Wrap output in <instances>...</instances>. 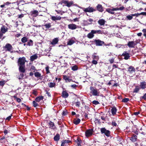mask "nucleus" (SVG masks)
I'll return each mask as SVG.
<instances>
[{"instance_id": "603ef678", "label": "nucleus", "mask_w": 146, "mask_h": 146, "mask_svg": "<svg viewBox=\"0 0 146 146\" xmlns=\"http://www.w3.org/2000/svg\"><path fill=\"white\" fill-rule=\"evenodd\" d=\"M32 70V71H33V72H35V70H36L35 67L34 66H32L31 67V70Z\"/></svg>"}, {"instance_id": "b1692460", "label": "nucleus", "mask_w": 146, "mask_h": 146, "mask_svg": "<svg viewBox=\"0 0 146 146\" xmlns=\"http://www.w3.org/2000/svg\"><path fill=\"white\" fill-rule=\"evenodd\" d=\"M69 96L68 94L66 91H63L62 93V96L63 98H67Z\"/></svg>"}, {"instance_id": "aec40b11", "label": "nucleus", "mask_w": 146, "mask_h": 146, "mask_svg": "<svg viewBox=\"0 0 146 146\" xmlns=\"http://www.w3.org/2000/svg\"><path fill=\"white\" fill-rule=\"evenodd\" d=\"M117 110V109L115 106H113L111 110V112L112 115H113L116 114Z\"/></svg>"}, {"instance_id": "2eb2a0df", "label": "nucleus", "mask_w": 146, "mask_h": 146, "mask_svg": "<svg viewBox=\"0 0 146 146\" xmlns=\"http://www.w3.org/2000/svg\"><path fill=\"white\" fill-rule=\"evenodd\" d=\"M63 79H64L66 82H70L72 80L70 78V77L68 76L63 75Z\"/></svg>"}, {"instance_id": "c03bdc74", "label": "nucleus", "mask_w": 146, "mask_h": 146, "mask_svg": "<svg viewBox=\"0 0 146 146\" xmlns=\"http://www.w3.org/2000/svg\"><path fill=\"white\" fill-rule=\"evenodd\" d=\"M111 125L113 126L116 127L117 126V124L115 122V121L114 120H112V122L111 123Z\"/></svg>"}, {"instance_id": "13d9d810", "label": "nucleus", "mask_w": 146, "mask_h": 146, "mask_svg": "<svg viewBox=\"0 0 146 146\" xmlns=\"http://www.w3.org/2000/svg\"><path fill=\"white\" fill-rule=\"evenodd\" d=\"M68 1L65 0H62L61 1V4H62V3H63L64 4H65L66 5V4L67 3Z\"/></svg>"}, {"instance_id": "2f4dec72", "label": "nucleus", "mask_w": 146, "mask_h": 146, "mask_svg": "<svg viewBox=\"0 0 146 146\" xmlns=\"http://www.w3.org/2000/svg\"><path fill=\"white\" fill-rule=\"evenodd\" d=\"M48 86L50 88L54 87L56 85L55 83L54 82H49L48 83Z\"/></svg>"}, {"instance_id": "ea45409f", "label": "nucleus", "mask_w": 146, "mask_h": 146, "mask_svg": "<svg viewBox=\"0 0 146 146\" xmlns=\"http://www.w3.org/2000/svg\"><path fill=\"white\" fill-rule=\"evenodd\" d=\"M78 69V67L77 65H75L71 67V69L73 71H76Z\"/></svg>"}, {"instance_id": "4be33fe9", "label": "nucleus", "mask_w": 146, "mask_h": 146, "mask_svg": "<svg viewBox=\"0 0 146 146\" xmlns=\"http://www.w3.org/2000/svg\"><path fill=\"white\" fill-rule=\"evenodd\" d=\"M137 136L136 135L133 134L130 139L133 142H135L137 140Z\"/></svg>"}, {"instance_id": "8fccbe9b", "label": "nucleus", "mask_w": 146, "mask_h": 146, "mask_svg": "<svg viewBox=\"0 0 146 146\" xmlns=\"http://www.w3.org/2000/svg\"><path fill=\"white\" fill-rule=\"evenodd\" d=\"M32 93L35 96H36L37 95L38 92L36 91L33 90Z\"/></svg>"}, {"instance_id": "393cba45", "label": "nucleus", "mask_w": 146, "mask_h": 146, "mask_svg": "<svg viewBox=\"0 0 146 146\" xmlns=\"http://www.w3.org/2000/svg\"><path fill=\"white\" fill-rule=\"evenodd\" d=\"M38 58V56L36 54H35L30 56V60L31 61H34L35 60L37 59Z\"/></svg>"}, {"instance_id": "79ce46f5", "label": "nucleus", "mask_w": 146, "mask_h": 146, "mask_svg": "<svg viewBox=\"0 0 146 146\" xmlns=\"http://www.w3.org/2000/svg\"><path fill=\"white\" fill-rule=\"evenodd\" d=\"M27 45L29 46H33V41L32 40H30L29 41L27 42Z\"/></svg>"}, {"instance_id": "9d476101", "label": "nucleus", "mask_w": 146, "mask_h": 146, "mask_svg": "<svg viewBox=\"0 0 146 146\" xmlns=\"http://www.w3.org/2000/svg\"><path fill=\"white\" fill-rule=\"evenodd\" d=\"M129 53L127 52V51H124L122 54V56H124V59L125 60H127L130 58V56Z\"/></svg>"}, {"instance_id": "72a5a7b5", "label": "nucleus", "mask_w": 146, "mask_h": 146, "mask_svg": "<svg viewBox=\"0 0 146 146\" xmlns=\"http://www.w3.org/2000/svg\"><path fill=\"white\" fill-rule=\"evenodd\" d=\"M35 76L37 78L41 77V74L38 72H36L35 73Z\"/></svg>"}, {"instance_id": "bf43d9fd", "label": "nucleus", "mask_w": 146, "mask_h": 146, "mask_svg": "<svg viewBox=\"0 0 146 146\" xmlns=\"http://www.w3.org/2000/svg\"><path fill=\"white\" fill-rule=\"evenodd\" d=\"M76 106L77 107H79L80 105V103L79 102H76Z\"/></svg>"}, {"instance_id": "680f3d73", "label": "nucleus", "mask_w": 146, "mask_h": 146, "mask_svg": "<svg viewBox=\"0 0 146 146\" xmlns=\"http://www.w3.org/2000/svg\"><path fill=\"white\" fill-rule=\"evenodd\" d=\"M87 21H88L90 22L89 23H88L89 24H92L93 21V19H88Z\"/></svg>"}, {"instance_id": "c85d7f7f", "label": "nucleus", "mask_w": 146, "mask_h": 146, "mask_svg": "<svg viewBox=\"0 0 146 146\" xmlns=\"http://www.w3.org/2000/svg\"><path fill=\"white\" fill-rule=\"evenodd\" d=\"M80 121V119L79 118L74 119L73 120V123L76 125H78Z\"/></svg>"}, {"instance_id": "ddd939ff", "label": "nucleus", "mask_w": 146, "mask_h": 146, "mask_svg": "<svg viewBox=\"0 0 146 146\" xmlns=\"http://www.w3.org/2000/svg\"><path fill=\"white\" fill-rule=\"evenodd\" d=\"M68 27L70 29L74 30L77 28V26L74 24H70L68 25Z\"/></svg>"}, {"instance_id": "bb28decb", "label": "nucleus", "mask_w": 146, "mask_h": 146, "mask_svg": "<svg viewBox=\"0 0 146 146\" xmlns=\"http://www.w3.org/2000/svg\"><path fill=\"white\" fill-rule=\"evenodd\" d=\"M44 98V97L42 96H37L35 99V101L36 102H39L40 101L42 100Z\"/></svg>"}, {"instance_id": "4468645a", "label": "nucleus", "mask_w": 146, "mask_h": 146, "mask_svg": "<svg viewBox=\"0 0 146 146\" xmlns=\"http://www.w3.org/2000/svg\"><path fill=\"white\" fill-rule=\"evenodd\" d=\"M1 32L3 34L7 31L8 28L7 27L3 25L1 28Z\"/></svg>"}, {"instance_id": "58836bf2", "label": "nucleus", "mask_w": 146, "mask_h": 146, "mask_svg": "<svg viewBox=\"0 0 146 146\" xmlns=\"http://www.w3.org/2000/svg\"><path fill=\"white\" fill-rule=\"evenodd\" d=\"M67 3L66 6L68 7H71L73 4L72 1L68 2V1Z\"/></svg>"}, {"instance_id": "f3484780", "label": "nucleus", "mask_w": 146, "mask_h": 146, "mask_svg": "<svg viewBox=\"0 0 146 146\" xmlns=\"http://www.w3.org/2000/svg\"><path fill=\"white\" fill-rule=\"evenodd\" d=\"M96 9L98 11L101 12H102L104 11L103 7L102 5L100 4H98L96 6Z\"/></svg>"}, {"instance_id": "774afa93", "label": "nucleus", "mask_w": 146, "mask_h": 146, "mask_svg": "<svg viewBox=\"0 0 146 146\" xmlns=\"http://www.w3.org/2000/svg\"><path fill=\"white\" fill-rule=\"evenodd\" d=\"M142 98L145 100L146 99V93L142 96Z\"/></svg>"}, {"instance_id": "864d4df0", "label": "nucleus", "mask_w": 146, "mask_h": 146, "mask_svg": "<svg viewBox=\"0 0 146 146\" xmlns=\"http://www.w3.org/2000/svg\"><path fill=\"white\" fill-rule=\"evenodd\" d=\"M18 18L21 19L22 17H23L24 16V14H21L20 15H19L17 16Z\"/></svg>"}, {"instance_id": "4c0bfd02", "label": "nucleus", "mask_w": 146, "mask_h": 146, "mask_svg": "<svg viewBox=\"0 0 146 146\" xmlns=\"http://www.w3.org/2000/svg\"><path fill=\"white\" fill-rule=\"evenodd\" d=\"M74 42V41L72 40H70L67 42V45H71Z\"/></svg>"}, {"instance_id": "f257e3e1", "label": "nucleus", "mask_w": 146, "mask_h": 146, "mask_svg": "<svg viewBox=\"0 0 146 146\" xmlns=\"http://www.w3.org/2000/svg\"><path fill=\"white\" fill-rule=\"evenodd\" d=\"M27 61L24 57H20L19 58L17 63L19 66V70L20 74L17 77L19 80H22L24 79V73L26 71L25 63Z\"/></svg>"}, {"instance_id": "f8f14e48", "label": "nucleus", "mask_w": 146, "mask_h": 146, "mask_svg": "<svg viewBox=\"0 0 146 146\" xmlns=\"http://www.w3.org/2000/svg\"><path fill=\"white\" fill-rule=\"evenodd\" d=\"M139 87L141 89L143 90L144 89L146 88V82L143 81L140 82L139 85Z\"/></svg>"}, {"instance_id": "473e14b6", "label": "nucleus", "mask_w": 146, "mask_h": 146, "mask_svg": "<svg viewBox=\"0 0 146 146\" xmlns=\"http://www.w3.org/2000/svg\"><path fill=\"white\" fill-rule=\"evenodd\" d=\"M93 31L94 33V34L98 33V34H103V32H102L100 30H93Z\"/></svg>"}, {"instance_id": "4d7b16f0", "label": "nucleus", "mask_w": 146, "mask_h": 146, "mask_svg": "<svg viewBox=\"0 0 146 146\" xmlns=\"http://www.w3.org/2000/svg\"><path fill=\"white\" fill-rule=\"evenodd\" d=\"M46 74H48L50 73L49 67L48 66H47L46 67Z\"/></svg>"}, {"instance_id": "9b49d317", "label": "nucleus", "mask_w": 146, "mask_h": 146, "mask_svg": "<svg viewBox=\"0 0 146 146\" xmlns=\"http://www.w3.org/2000/svg\"><path fill=\"white\" fill-rule=\"evenodd\" d=\"M38 12L36 10H33L30 12V14L34 17H36L38 15Z\"/></svg>"}, {"instance_id": "c9c22d12", "label": "nucleus", "mask_w": 146, "mask_h": 146, "mask_svg": "<svg viewBox=\"0 0 146 146\" xmlns=\"http://www.w3.org/2000/svg\"><path fill=\"white\" fill-rule=\"evenodd\" d=\"M27 38L25 36L23 37L21 39V42L23 43H25L27 41Z\"/></svg>"}, {"instance_id": "052dcab7", "label": "nucleus", "mask_w": 146, "mask_h": 146, "mask_svg": "<svg viewBox=\"0 0 146 146\" xmlns=\"http://www.w3.org/2000/svg\"><path fill=\"white\" fill-rule=\"evenodd\" d=\"M84 113L85 114L84 115V117L85 118L88 117V112L87 111H86H86H85L84 112Z\"/></svg>"}, {"instance_id": "6e6d98bb", "label": "nucleus", "mask_w": 146, "mask_h": 146, "mask_svg": "<svg viewBox=\"0 0 146 146\" xmlns=\"http://www.w3.org/2000/svg\"><path fill=\"white\" fill-rule=\"evenodd\" d=\"M127 18L129 20H131L133 18V16L129 15L127 16Z\"/></svg>"}, {"instance_id": "3c124183", "label": "nucleus", "mask_w": 146, "mask_h": 146, "mask_svg": "<svg viewBox=\"0 0 146 146\" xmlns=\"http://www.w3.org/2000/svg\"><path fill=\"white\" fill-rule=\"evenodd\" d=\"M93 104H95V105H97L100 104L99 102L98 101L96 100H94L92 102Z\"/></svg>"}, {"instance_id": "338daca9", "label": "nucleus", "mask_w": 146, "mask_h": 146, "mask_svg": "<svg viewBox=\"0 0 146 146\" xmlns=\"http://www.w3.org/2000/svg\"><path fill=\"white\" fill-rule=\"evenodd\" d=\"M24 107L27 108V110L28 111H29L31 109L28 106L26 105H24Z\"/></svg>"}, {"instance_id": "69168bd1", "label": "nucleus", "mask_w": 146, "mask_h": 146, "mask_svg": "<svg viewBox=\"0 0 146 146\" xmlns=\"http://www.w3.org/2000/svg\"><path fill=\"white\" fill-rule=\"evenodd\" d=\"M139 15H140L139 13H137L135 14H132V16H136L137 17H138Z\"/></svg>"}, {"instance_id": "5701e85b", "label": "nucleus", "mask_w": 146, "mask_h": 146, "mask_svg": "<svg viewBox=\"0 0 146 146\" xmlns=\"http://www.w3.org/2000/svg\"><path fill=\"white\" fill-rule=\"evenodd\" d=\"M58 41L59 40L58 38H55L53 39L51 43L52 45H54L58 43Z\"/></svg>"}, {"instance_id": "412c9836", "label": "nucleus", "mask_w": 146, "mask_h": 146, "mask_svg": "<svg viewBox=\"0 0 146 146\" xmlns=\"http://www.w3.org/2000/svg\"><path fill=\"white\" fill-rule=\"evenodd\" d=\"M94 34L93 31L92 30L91 32L87 35V36L89 38H92L94 36Z\"/></svg>"}, {"instance_id": "6ab92c4d", "label": "nucleus", "mask_w": 146, "mask_h": 146, "mask_svg": "<svg viewBox=\"0 0 146 146\" xmlns=\"http://www.w3.org/2000/svg\"><path fill=\"white\" fill-rule=\"evenodd\" d=\"M11 3L7 2L6 3H4L3 5H0V7L1 8L4 7L5 8H7V9L8 8V6Z\"/></svg>"}, {"instance_id": "1a4fd4ad", "label": "nucleus", "mask_w": 146, "mask_h": 146, "mask_svg": "<svg viewBox=\"0 0 146 146\" xmlns=\"http://www.w3.org/2000/svg\"><path fill=\"white\" fill-rule=\"evenodd\" d=\"M48 124L49 128L53 130L56 129V127L54 123L51 121H49V122L48 123Z\"/></svg>"}, {"instance_id": "39448f33", "label": "nucleus", "mask_w": 146, "mask_h": 146, "mask_svg": "<svg viewBox=\"0 0 146 146\" xmlns=\"http://www.w3.org/2000/svg\"><path fill=\"white\" fill-rule=\"evenodd\" d=\"M4 48L5 50L10 52L11 53L13 52L11 51L13 49V48L11 45L9 43L6 44L4 47Z\"/></svg>"}, {"instance_id": "cd10ccee", "label": "nucleus", "mask_w": 146, "mask_h": 146, "mask_svg": "<svg viewBox=\"0 0 146 146\" xmlns=\"http://www.w3.org/2000/svg\"><path fill=\"white\" fill-rule=\"evenodd\" d=\"M135 71V69L132 66H130L128 68V71L131 73H132L133 72H134Z\"/></svg>"}, {"instance_id": "a878e982", "label": "nucleus", "mask_w": 146, "mask_h": 146, "mask_svg": "<svg viewBox=\"0 0 146 146\" xmlns=\"http://www.w3.org/2000/svg\"><path fill=\"white\" fill-rule=\"evenodd\" d=\"M105 21L102 19H100L98 21V23L100 25H104L105 24Z\"/></svg>"}, {"instance_id": "49530a36", "label": "nucleus", "mask_w": 146, "mask_h": 146, "mask_svg": "<svg viewBox=\"0 0 146 146\" xmlns=\"http://www.w3.org/2000/svg\"><path fill=\"white\" fill-rule=\"evenodd\" d=\"M68 112L67 110H66L63 111L62 113V115L63 116L66 115H67Z\"/></svg>"}, {"instance_id": "e2e57ef3", "label": "nucleus", "mask_w": 146, "mask_h": 146, "mask_svg": "<svg viewBox=\"0 0 146 146\" xmlns=\"http://www.w3.org/2000/svg\"><path fill=\"white\" fill-rule=\"evenodd\" d=\"M12 116V115L11 114L9 116L6 118V120L8 121H9L11 119V117Z\"/></svg>"}, {"instance_id": "f03ea898", "label": "nucleus", "mask_w": 146, "mask_h": 146, "mask_svg": "<svg viewBox=\"0 0 146 146\" xmlns=\"http://www.w3.org/2000/svg\"><path fill=\"white\" fill-rule=\"evenodd\" d=\"M82 9L86 13H92L96 11V9H94V8L90 6H89L86 8H83Z\"/></svg>"}, {"instance_id": "5fc2aeb1", "label": "nucleus", "mask_w": 146, "mask_h": 146, "mask_svg": "<svg viewBox=\"0 0 146 146\" xmlns=\"http://www.w3.org/2000/svg\"><path fill=\"white\" fill-rule=\"evenodd\" d=\"M51 19L53 21H56V20H57V17L54 16H52Z\"/></svg>"}, {"instance_id": "e433bc0d", "label": "nucleus", "mask_w": 146, "mask_h": 146, "mask_svg": "<svg viewBox=\"0 0 146 146\" xmlns=\"http://www.w3.org/2000/svg\"><path fill=\"white\" fill-rule=\"evenodd\" d=\"M106 11L111 14H114V12H113V9H111L110 8H108L106 9Z\"/></svg>"}, {"instance_id": "de8ad7c7", "label": "nucleus", "mask_w": 146, "mask_h": 146, "mask_svg": "<svg viewBox=\"0 0 146 146\" xmlns=\"http://www.w3.org/2000/svg\"><path fill=\"white\" fill-rule=\"evenodd\" d=\"M129 101V99L128 98H125L123 99L122 100V102L124 103H126Z\"/></svg>"}, {"instance_id": "6e6552de", "label": "nucleus", "mask_w": 146, "mask_h": 146, "mask_svg": "<svg viewBox=\"0 0 146 146\" xmlns=\"http://www.w3.org/2000/svg\"><path fill=\"white\" fill-rule=\"evenodd\" d=\"M137 43L136 41H129L127 45L129 48H134L135 46L137 44Z\"/></svg>"}, {"instance_id": "f704fd0d", "label": "nucleus", "mask_w": 146, "mask_h": 146, "mask_svg": "<svg viewBox=\"0 0 146 146\" xmlns=\"http://www.w3.org/2000/svg\"><path fill=\"white\" fill-rule=\"evenodd\" d=\"M139 86H136L133 92L137 93L139 91Z\"/></svg>"}, {"instance_id": "09e8293b", "label": "nucleus", "mask_w": 146, "mask_h": 146, "mask_svg": "<svg viewBox=\"0 0 146 146\" xmlns=\"http://www.w3.org/2000/svg\"><path fill=\"white\" fill-rule=\"evenodd\" d=\"M98 60H93L92 61V62L91 63L93 64L96 65L98 63Z\"/></svg>"}, {"instance_id": "0eeeda50", "label": "nucleus", "mask_w": 146, "mask_h": 146, "mask_svg": "<svg viewBox=\"0 0 146 146\" xmlns=\"http://www.w3.org/2000/svg\"><path fill=\"white\" fill-rule=\"evenodd\" d=\"M93 132V129H88L85 132V135L86 137H90L92 135Z\"/></svg>"}, {"instance_id": "20e7f679", "label": "nucleus", "mask_w": 146, "mask_h": 146, "mask_svg": "<svg viewBox=\"0 0 146 146\" xmlns=\"http://www.w3.org/2000/svg\"><path fill=\"white\" fill-rule=\"evenodd\" d=\"M94 42L96 46H102L103 44L106 45L104 44V41H102L100 39H95L94 40Z\"/></svg>"}, {"instance_id": "423d86ee", "label": "nucleus", "mask_w": 146, "mask_h": 146, "mask_svg": "<svg viewBox=\"0 0 146 146\" xmlns=\"http://www.w3.org/2000/svg\"><path fill=\"white\" fill-rule=\"evenodd\" d=\"M90 89L92 91V94L93 96H99V94L100 92H98L97 91V89H94L93 87L92 86H90Z\"/></svg>"}, {"instance_id": "a18cd8bd", "label": "nucleus", "mask_w": 146, "mask_h": 146, "mask_svg": "<svg viewBox=\"0 0 146 146\" xmlns=\"http://www.w3.org/2000/svg\"><path fill=\"white\" fill-rule=\"evenodd\" d=\"M92 58L93 60H98L99 59V57L98 56L96 55H93L92 56Z\"/></svg>"}, {"instance_id": "7c9ffc66", "label": "nucleus", "mask_w": 146, "mask_h": 146, "mask_svg": "<svg viewBox=\"0 0 146 146\" xmlns=\"http://www.w3.org/2000/svg\"><path fill=\"white\" fill-rule=\"evenodd\" d=\"M60 138V136L58 133H57L54 138V140L55 141H58Z\"/></svg>"}, {"instance_id": "a211bd4d", "label": "nucleus", "mask_w": 146, "mask_h": 146, "mask_svg": "<svg viewBox=\"0 0 146 146\" xmlns=\"http://www.w3.org/2000/svg\"><path fill=\"white\" fill-rule=\"evenodd\" d=\"M75 142L77 143V146H81L82 141L79 137H77V139L75 141Z\"/></svg>"}, {"instance_id": "dca6fc26", "label": "nucleus", "mask_w": 146, "mask_h": 146, "mask_svg": "<svg viewBox=\"0 0 146 146\" xmlns=\"http://www.w3.org/2000/svg\"><path fill=\"white\" fill-rule=\"evenodd\" d=\"M72 142L71 141L67 140H63L61 141V146H64L65 144L71 143Z\"/></svg>"}, {"instance_id": "0e129e2a", "label": "nucleus", "mask_w": 146, "mask_h": 146, "mask_svg": "<svg viewBox=\"0 0 146 146\" xmlns=\"http://www.w3.org/2000/svg\"><path fill=\"white\" fill-rule=\"evenodd\" d=\"M114 58H112L111 59L109 60V61H110V64H112L114 62Z\"/></svg>"}, {"instance_id": "c756f323", "label": "nucleus", "mask_w": 146, "mask_h": 146, "mask_svg": "<svg viewBox=\"0 0 146 146\" xmlns=\"http://www.w3.org/2000/svg\"><path fill=\"white\" fill-rule=\"evenodd\" d=\"M42 27H45L46 29H48L50 28L51 27V24L50 23H46L44 25H42Z\"/></svg>"}, {"instance_id": "7ed1b4c3", "label": "nucleus", "mask_w": 146, "mask_h": 146, "mask_svg": "<svg viewBox=\"0 0 146 146\" xmlns=\"http://www.w3.org/2000/svg\"><path fill=\"white\" fill-rule=\"evenodd\" d=\"M100 131L101 134L104 133L106 136H110V131L109 130H106L105 127L101 128Z\"/></svg>"}, {"instance_id": "a19ab883", "label": "nucleus", "mask_w": 146, "mask_h": 146, "mask_svg": "<svg viewBox=\"0 0 146 146\" xmlns=\"http://www.w3.org/2000/svg\"><path fill=\"white\" fill-rule=\"evenodd\" d=\"M6 82L7 81L5 80L0 81V86H1L3 87Z\"/></svg>"}, {"instance_id": "37998d69", "label": "nucleus", "mask_w": 146, "mask_h": 146, "mask_svg": "<svg viewBox=\"0 0 146 146\" xmlns=\"http://www.w3.org/2000/svg\"><path fill=\"white\" fill-rule=\"evenodd\" d=\"M33 106L35 108H36L37 106H39V104L36 102L35 101H33Z\"/></svg>"}]
</instances>
